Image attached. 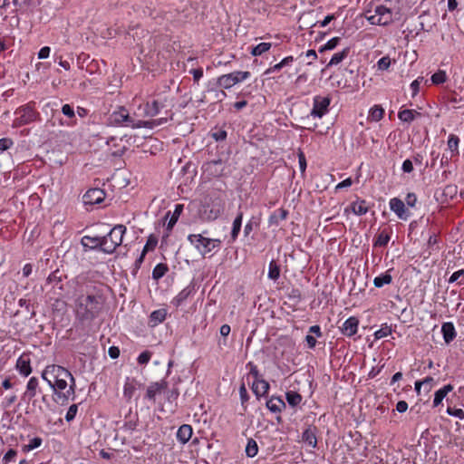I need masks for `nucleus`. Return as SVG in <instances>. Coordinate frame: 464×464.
<instances>
[{
    "mask_svg": "<svg viewBox=\"0 0 464 464\" xmlns=\"http://www.w3.org/2000/svg\"><path fill=\"white\" fill-rule=\"evenodd\" d=\"M151 355L152 353L150 352L144 351L138 356L137 361L140 364H147L150 362Z\"/></svg>",
    "mask_w": 464,
    "mask_h": 464,
    "instance_id": "603ef678",
    "label": "nucleus"
},
{
    "mask_svg": "<svg viewBox=\"0 0 464 464\" xmlns=\"http://www.w3.org/2000/svg\"><path fill=\"white\" fill-rule=\"evenodd\" d=\"M392 230H382L376 237L374 241V246H385L391 239Z\"/></svg>",
    "mask_w": 464,
    "mask_h": 464,
    "instance_id": "7c9ffc66",
    "label": "nucleus"
},
{
    "mask_svg": "<svg viewBox=\"0 0 464 464\" xmlns=\"http://www.w3.org/2000/svg\"><path fill=\"white\" fill-rule=\"evenodd\" d=\"M62 112L63 115L67 116L68 118H73L75 116L74 110L70 104L63 105Z\"/></svg>",
    "mask_w": 464,
    "mask_h": 464,
    "instance_id": "5fc2aeb1",
    "label": "nucleus"
},
{
    "mask_svg": "<svg viewBox=\"0 0 464 464\" xmlns=\"http://www.w3.org/2000/svg\"><path fill=\"white\" fill-rule=\"evenodd\" d=\"M459 138L455 134H450L447 145L451 152V156L459 155Z\"/></svg>",
    "mask_w": 464,
    "mask_h": 464,
    "instance_id": "473e14b6",
    "label": "nucleus"
},
{
    "mask_svg": "<svg viewBox=\"0 0 464 464\" xmlns=\"http://www.w3.org/2000/svg\"><path fill=\"white\" fill-rule=\"evenodd\" d=\"M252 390L257 397L264 396L269 390V383L263 379H256L253 382Z\"/></svg>",
    "mask_w": 464,
    "mask_h": 464,
    "instance_id": "412c9836",
    "label": "nucleus"
},
{
    "mask_svg": "<svg viewBox=\"0 0 464 464\" xmlns=\"http://www.w3.org/2000/svg\"><path fill=\"white\" fill-rule=\"evenodd\" d=\"M349 53H350L349 47H346V48L343 49L342 51L335 53L332 56L327 66L331 67V66H335V65L340 64L348 56Z\"/></svg>",
    "mask_w": 464,
    "mask_h": 464,
    "instance_id": "c756f323",
    "label": "nucleus"
},
{
    "mask_svg": "<svg viewBox=\"0 0 464 464\" xmlns=\"http://www.w3.org/2000/svg\"><path fill=\"white\" fill-rule=\"evenodd\" d=\"M104 304L102 295L97 292H88L79 295L74 300V314L76 318L84 323L97 318Z\"/></svg>",
    "mask_w": 464,
    "mask_h": 464,
    "instance_id": "f03ea898",
    "label": "nucleus"
},
{
    "mask_svg": "<svg viewBox=\"0 0 464 464\" xmlns=\"http://www.w3.org/2000/svg\"><path fill=\"white\" fill-rule=\"evenodd\" d=\"M17 455L16 450L10 449L2 458L3 464H9L10 462L14 461L15 457Z\"/></svg>",
    "mask_w": 464,
    "mask_h": 464,
    "instance_id": "a18cd8bd",
    "label": "nucleus"
},
{
    "mask_svg": "<svg viewBox=\"0 0 464 464\" xmlns=\"http://www.w3.org/2000/svg\"><path fill=\"white\" fill-rule=\"evenodd\" d=\"M366 19L375 25H387L392 22V12L384 5H376L373 10L366 13Z\"/></svg>",
    "mask_w": 464,
    "mask_h": 464,
    "instance_id": "423d86ee",
    "label": "nucleus"
},
{
    "mask_svg": "<svg viewBox=\"0 0 464 464\" xmlns=\"http://www.w3.org/2000/svg\"><path fill=\"white\" fill-rule=\"evenodd\" d=\"M392 334V329L389 326H383L374 333L375 339H382L389 336Z\"/></svg>",
    "mask_w": 464,
    "mask_h": 464,
    "instance_id": "de8ad7c7",
    "label": "nucleus"
},
{
    "mask_svg": "<svg viewBox=\"0 0 464 464\" xmlns=\"http://www.w3.org/2000/svg\"><path fill=\"white\" fill-rule=\"evenodd\" d=\"M359 326V320L354 316L347 318L341 326V332L343 334L348 337L353 336Z\"/></svg>",
    "mask_w": 464,
    "mask_h": 464,
    "instance_id": "f8f14e48",
    "label": "nucleus"
},
{
    "mask_svg": "<svg viewBox=\"0 0 464 464\" xmlns=\"http://www.w3.org/2000/svg\"><path fill=\"white\" fill-rule=\"evenodd\" d=\"M50 52H51L50 47H48V46H44V47H42V48L39 50V52H38V53H37V56H38V58H39V59H46V58H48V57H49V55H50Z\"/></svg>",
    "mask_w": 464,
    "mask_h": 464,
    "instance_id": "680f3d73",
    "label": "nucleus"
},
{
    "mask_svg": "<svg viewBox=\"0 0 464 464\" xmlns=\"http://www.w3.org/2000/svg\"><path fill=\"white\" fill-rule=\"evenodd\" d=\"M239 396H240V400H241L242 404H244L245 402L247 401L248 394H247V391H246V388L245 384H242L239 387Z\"/></svg>",
    "mask_w": 464,
    "mask_h": 464,
    "instance_id": "bf43d9fd",
    "label": "nucleus"
},
{
    "mask_svg": "<svg viewBox=\"0 0 464 464\" xmlns=\"http://www.w3.org/2000/svg\"><path fill=\"white\" fill-rule=\"evenodd\" d=\"M157 244H158L157 237L154 235H150L149 237L147 238L146 244L143 246V250H142L141 255L139 257L138 261L142 262L145 255L150 251H153L155 249V247L157 246Z\"/></svg>",
    "mask_w": 464,
    "mask_h": 464,
    "instance_id": "c85d7f7f",
    "label": "nucleus"
},
{
    "mask_svg": "<svg viewBox=\"0 0 464 464\" xmlns=\"http://www.w3.org/2000/svg\"><path fill=\"white\" fill-rule=\"evenodd\" d=\"M42 378L63 401L74 399L76 382L64 367L57 364L47 365L42 372Z\"/></svg>",
    "mask_w": 464,
    "mask_h": 464,
    "instance_id": "f257e3e1",
    "label": "nucleus"
},
{
    "mask_svg": "<svg viewBox=\"0 0 464 464\" xmlns=\"http://www.w3.org/2000/svg\"><path fill=\"white\" fill-rule=\"evenodd\" d=\"M384 116V109L381 105H373L370 108L367 120L378 122Z\"/></svg>",
    "mask_w": 464,
    "mask_h": 464,
    "instance_id": "bb28decb",
    "label": "nucleus"
},
{
    "mask_svg": "<svg viewBox=\"0 0 464 464\" xmlns=\"http://www.w3.org/2000/svg\"><path fill=\"white\" fill-rule=\"evenodd\" d=\"M168 271V266L166 264L160 263L155 266L152 270V278L155 280H159L165 276Z\"/></svg>",
    "mask_w": 464,
    "mask_h": 464,
    "instance_id": "4c0bfd02",
    "label": "nucleus"
},
{
    "mask_svg": "<svg viewBox=\"0 0 464 464\" xmlns=\"http://www.w3.org/2000/svg\"><path fill=\"white\" fill-rule=\"evenodd\" d=\"M390 209L396 214V216L402 220H407L409 218L408 210L404 202L398 198H392L389 201Z\"/></svg>",
    "mask_w": 464,
    "mask_h": 464,
    "instance_id": "9b49d317",
    "label": "nucleus"
},
{
    "mask_svg": "<svg viewBox=\"0 0 464 464\" xmlns=\"http://www.w3.org/2000/svg\"><path fill=\"white\" fill-rule=\"evenodd\" d=\"M77 411H78V406L76 404L71 405L65 414L66 421L71 422L72 420H73L77 414Z\"/></svg>",
    "mask_w": 464,
    "mask_h": 464,
    "instance_id": "49530a36",
    "label": "nucleus"
},
{
    "mask_svg": "<svg viewBox=\"0 0 464 464\" xmlns=\"http://www.w3.org/2000/svg\"><path fill=\"white\" fill-rule=\"evenodd\" d=\"M441 333L446 343H450L457 335L455 326L451 322H447L442 324Z\"/></svg>",
    "mask_w": 464,
    "mask_h": 464,
    "instance_id": "6ab92c4d",
    "label": "nucleus"
},
{
    "mask_svg": "<svg viewBox=\"0 0 464 464\" xmlns=\"http://www.w3.org/2000/svg\"><path fill=\"white\" fill-rule=\"evenodd\" d=\"M43 444V440L40 437H34L29 440L28 444H24L22 446L21 450L24 453H27L31 450H34Z\"/></svg>",
    "mask_w": 464,
    "mask_h": 464,
    "instance_id": "f704fd0d",
    "label": "nucleus"
},
{
    "mask_svg": "<svg viewBox=\"0 0 464 464\" xmlns=\"http://www.w3.org/2000/svg\"><path fill=\"white\" fill-rule=\"evenodd\" d=\"M302 441L307 446L314 449L317 446L315 428H308L302 433Z\"/></svg>",
    "mask_w": 464,
    "mask_h": 464,
    "instance_id": "aec40b11",
    "label": "nucleus"
},
{
    "mask_svg": "<svg viewBox=\"0 0 464 464\" xmlns=\"http://www.w3.org/2000/svg\"><path fill=\"white\" fill-rule=\"evenodd\" d=\"M446 412L450 416L457 418L460 420H464V411L460 408L448 407Z\"/></svg>",
    "mask_w": 464,
    "mask_h": 464,
    "instance_id": "37998d69",
    "label": "nucleus"
},
{
    "mask_svg": "<svg viewBox=\"0 0 464 464\" xmlns=\"http://www.w3.org/2000/svg\"><path fill=\"white\" fill-rule=\"evenodd\" d=\"M126 231L127 228L125 226L116 225L106 236L102 237L84 236L82 238V243L83 246H86V241H94L95 246H100V248L102 252L106 254H112L116 248L121 245L123 236L125 235Z\"/></svg>",
    "mask_w": 464,
    "mask_h": 464,
    "instance_id": "7ed1b4c3",
    "label": "nucleus"
},
{
    "mask_svg": "<svg viewBox=\"0 0 464 464\" xmlns=\"http://www.w3.org/2000/svg\"><path fill=\"white\" fill-rule=\"evenodd\" d=\"M39 389V381L36 377H31L26 384V389L24 393V399L32 400L36 396Z\"/></svg>",
    "mask_w": 464,
    "mask_h": 464,
    "instance_id": "f3484780",
    "label": "nucleus"
},
{
    "mask_svg": "<svg viewBox=\"0 0 464 464\" xmlns=\"http://www.w3.org/2000/svg\"><path fill=\"white\" fill-rule=\"evenodd\" d=\"M105 198V192L103 189L95 188H91L85 192L82 197L85 205H96L102 203Z\"/></svg>",
    "mask_w": 464,
    "mask_h": 464,
    "instance_id": "9d476101",
    "label": "nucleus"
},
{
    "mask_svg": "<svg viewBox=\"0 0 464 464\" xmlns=\"http://www.w3.org/2000/svg\"><path fill=\"white\" fill-rule=\"evenodd\" d=\"M212 137L217 141L224 140L227 138V131L224 130H218L212 133Z\"/></svg>",
    "mask_w": 464,
    "mask_h": 464,
    "instance_id": "13d9d810",
    "label": "nucleus"
},
{
    "mask_svg": "<svg viewBox=\"0 0 464 464\" xmlns=\"http://www.w3.org/2000/svg\"><path fill=\"white\" fill-rule=\"evenodd\" d=\"M408 410V403L405 401H400L396 404V411L400 413H403Z\"/></svg>",
    "mask_w": 464,
    "mask_h": 464,
    "instance_id": "69168bd1",
    "label": "nucleus"
},
{
    "mask_svg": "<svg viewBox=\"0 0 464 464\" xmlns=\"http://www.w3.org/2000/svg\"><path fill=\"white\" fill-rule=\"evenodd\" d=\"M14 142L9 138L0 139V153L5 151L13 146Z\"/></svg>",
    "mask_w": 464,
    "mask_h": 464,
    "instance_id": "3c124183",
    "label": "nucleus"
},
{
    "mask_svg": "<svg viewBox=\"0 0 464 464\" xmlns=\"http://www.w3.org/2000/svg\"><path fill=\"white\" fill-rule=\"evenodd\" d=\"M455 282H458L459 285H464V269H459L450 276L449 283L452 284Z\"/></svg>",
    "mask_w": 464,
    "mask_h": 464,
    "instance_id": "79ce46f5",
    "label": "nucleus"
},
{
    "mask_svg": "<svg viewBox=\"0 0 464 464\" xmlns=\"http://www.w3.org/2000/svg\"><path fill=\"white\" fill-rule=\"evenodd\" d=\"M452 390L453 386L451 384H447L442 388L439 389L434 394L433 406H439L442 402L443 399L447 396V394L450 392Z\"/></svg>",
    "mask_w": 464,
    "mask_h": 464,
    "instance_id": "393cba45",
    "label": "nucleus"
},
{
    "mask_svg": "<svg viewBox=\"0 0 464 464\" xmlns=\"http://www.w3.org/2000/svg\"><path fill=\"white\" fill-rule=\"evenodd\" d=\"M166 388L167 382L164 380L151 382L147 388L146 398L150 401H155L156 396L161 393Z\"/></svg>",
    "mask_w": 464,
    "mask_h": 464,
    "instance_id": "ddd939ff",
    "label": "nucleus"
},
{
    "mask_svg": "<svg viewBox=\"0 0 464 464\" xmlns=\"http://www.w3.org/2000/svg\"><path fill=\"white\" fill-rule=\"evenodd\" d=\"M169 218V219L168 224H167V230L169 232V231H171V229L173 228L174 225L177 223L178 218H174V217L170 214V212H169H169L166 214V216H165V218H166V219H168Z\"/></svg>",
    "mask_w": 464,
    "mask_h": 464,
    "instance_id": "6e6d98bb",
    "label": "nucleus"
},
{
    "mask_svg": "<svg viewBox=\"0 0 464 464\" xmlns=\"http://www.w3.org/2000/svg\"><path fill=\"white\" fill-rule=\"evenodd\" d=\"M193 75V79L196 82H198L203 77V70L202 68L193 69L190 71Z\"/></svg>",
    "mask_w": 464,
    "mask_h": 464,
    "instance_id": "0e129e2a",
    "label": "nucleus"
},
{
    "mask_svg": "<svg viewBox=\"0 0 464 464\" xmlns=\"http://www.w3.org/2000/svg\"><path fill=\"white\" fill-rule=\"evenodd\" d=\"M401 169L404 173H411L413 170V164L412 161L409 159L405 160L402 162Z\"/></svg>",
    "mask_w": 464,
    "mask_h": 464,
    "instance_id": "4d7b16f0",
    "label": "nucleus"
},
{
    "mask_svg": "<svg viewBox=\"0 0 464 464\" xmlns=\"http://www.w3.org/2000/svg\"><path fill=\"white\" fill-rule=\"evenodd\" d=\"M266 407L271 412L277 413L282 411L285 404L280 398L272 397L266 401Z\"/></svg>",
    "mask_w": 464,
    "mask_h": 464,
    "instance_id": "a878e982",
    "label": "nucleus"
},
{
    "mask_svg": "<svg viewBox=\"0 0 464 464\" xmlns=\"http://www.w3.org/2000/svg\"><path fill=\"white\" fill-rule=\"evenodd\" d=\"M420 113L418 112L415 110H410V109H401L398 112V118L401 121L411 123L417 117H420Z\"/></svg>",
    "mask_w": 464,
    "mask_h": 464,
    "instance_id": "4be33fe9",
    "label": "nucleus"
},
{
    "mask_svg": "<svg viewBox=\"0 0 464 464\" xmlns=\"http://www.w3.org/2000/svg\"><path fill=\"white\" fill-rule=\"evenodd\" d=\"M188 241L203 257L214 250H218L221 245L219 239L206 237L202 234H190Z\"/></svg>",
    "mask_w": 464,
    "mask_h": 464,
    "instance_id": "39448f33",
    "label": "nucleus"
},
{
    "mask_svg": "<svg viewBox=\"0 0 464 464\" xmlns=\"http://www.w3.org/2000/svg\"><path fill=\"white\" fill-rule=\"evenodd\" d=\"M298 163L301 172L304 173L306 169V160L302 151L298 154Z\"/></svg>",
    "mask_w": 464,
    "mask_h": 464,
    "instance_id": "052dcab7",
    "label": "nucleus"
},
{
    "mask_svg": "<svg viewBox=\"0 0 464 464\" xmlns=\"http://www.w3.org/2000/svg\"><path fill=\"white\" fill-rule=\"evenodd\" d=\"M16 370L19 373L24 377L28 376L32 372L31 361L28 355L22 354L16 361Z\"/></svg>",
    "mask_w": 464,
    "mask_h": 464,
    "instance_id": "4468645a",
    "label": "nucleus"
},
{
    "mask_svg": "<svg viewBox=\"0 0 464 464\" xmlns=\"http://www.w3.org/2000/svg\"><path fill=\"white\" fill-rule=\"evenodd\" d=\"M391 66V59L389 56H383L377 62V67L381 71H385Z\"/></svg>",
    "mask_w": 464,
    "mask_h": 464,
    "instance_id": "8fccbe9b",
    "label": "nucleus"
},
{
    "mask_svg": "<svg viewBox=\"0 0 464 464\" xmlns=\"http://www.w3.org/2000/svg\"><path fill=\"white\" fill-rule=\"evenodd\" d=\"M392 277L389 274V272H385L383 274L379 275L373 279V285L377 288H381L385 285H389L392 283Z\"/></svg>",
    "mask_w": 464,
    "mask_h": 464,
    "instance_id": "72a5a7b5",
    "label": "nucleus"
},
{
    "mask_svg": "<svg viewBox=\"0 0 464 464\" xmlns=\"http://www.w3.org/2000/svg\"><path fill=\"white\" fill-rule=\"evenodd\" d=\"M168 312L165 308H160L153 311L150 315V324L156 326L161 324L167 317Z\"/></svg>",
    "mask_w": 464,
    "mask_h": 464,
    "instance_id": "b1692460",
    "label": "nucleus"
},
{
    "mask_svg": "<svg viewBox=\"0 0 464 464\" xmlns=\"http://www.w3.org/2000/svg\"><path fill=\"white\" fill-rule=\"evenodd\" d=\"M417 203V197L414 193H408L407 197H406V204L409 206V207H415Z\"/></svg>",
    "mask_w": 464,
    "mask_h": 464,
    "instance_id": "e2e57ef3",
    "label": "nucleus"
},
{
    "mask_svg": "<svg viewBox=\"0 0 464 464\" xmlns=\"http://www.w3.org/2000/svg\"><path fill=\"white\" fill-rule=\"evenodd\" d=\"M250 75V72L247 71H235L218 77L217 84L222 89L228 90L236 84L247 80Z\"/></svg>",
    "mask_w": 464,
    "mask_h": 464,
    "instance_id": "6e6552de",
    "label": "nucleus"
},
{
    "mask_svg": "<svg viewBox=\"0 0 464 464\" xmlns=\"http://www.w3.org/2000/svg\"><path fill=\"white\" fill-rule=\"evenodd\" d=\"M165 107V103L160 100H153L151 102H147L143 109V114L147 117H153L157 115L162 108Z\"/></svg>",
    "mask_w": 464,
    "mask_h": 464,
    "instance_id": "dca6fc26",
    "label": "nucleus"
},
{
    "mask_svg": "<svg viewBox=\"0 0 464 464\" xmlns=\"http://www.w3.org/2000/svg\"><path fill=\"white\" fill-rule=\"evenodd\" d=\"M194 294V286L188 285L183 288L172 300L171 304L175 307H179L184 304L186 301Z\"/></svg>",
    "mask_w": 464,
    "mask_h": 464,
    "instance_id": "2eb2a0df",
    "label": "nucleus"
},
{
    "mask_svg": "<svg viewBox=\"0 0 464 464\" xmlns=\"http://www.w3.org/2000/svg\"><path fill=\"white\" fill-rule=\"evenodd\" d=\"M15 118L13 121L14 128L21 127L32 123L37 120L39 113L31 104L19 107L14 111Z\"/></svg>",
    "mask_w": 464,
    "mask_h": 464,
    "instance_id": "0eeeda50",
    "label": "nucleus"
},
{
    "mask_svg": "<svg viewBox=\"0 0 464 464\" xmlns=\"http://www.w3.org/2000/svg\"><path fill=\"white\" fill-rule=\"evenodd\" d=\"M272 46L271 43H260L255 47H253L251 51V54L253 56H260L266 52L269 51Z\"/></svg>",
    "mask_w": 464,
    "mask_h": 464,
    "instance_id": "58836bf2",
    "label": "nucleus"
},
{
    "mask_svg": "<svg viewBox=\"0 0 464 464\" xmlns=\"http://www.w3.org/2000/svg\"><path fill=\"white\" fill-rule=\"evenodd\" d=\"M267 276L269 279L276 281L280 276V267L275 260L270 261Z\"/></svg>",
    "mask_w": 464,
    "mask_h": 464,
    "instance_id": "e433bc0d",
    "label": "nucleus"
},
{
    "mask_svg": "<svg viewBox=\"0 0 464 464\" xmlns=\"http://www.w3.org/2000/svg\"><path fill=\"white\" fill-rule=\"evenodd\" d=\"M193 434L192 427L188 424L181 425L177 431V440L181 443H187Z\"/></svg>",
    "mask_w": 464,
    "mask_h": 464,
    "instance_id": "a211bd4d",
    "label": "nucleus"
},
{
    "mask_svg": "<svg viewBox=\"0 0 464 464\" xmlns=\"http://www.w3.org/2000/svg\"><path fill=\"white\" fill-rule=\"evenodd\" d=\"M245 451H246V455L248 458H254L257 455L258 446H257L256 441L254 439L247 440V443H246Z\"/></svg>",
    "mask_w": 464,
    "mask_h": 464,
    "instance_id": "c9c22d12",
    "label": "nucleus"
},
{
    "mask_svg": "<svg viewBox=\"0 0 464 464\" xmlns=\"http://www.w3.org/2000/svg\"><path fill=\"white\" fill-rule=\"evenodd\" d=\"M352 184H353L352 179L347 178L344 180H343L342 182L338 183L336 186V188L340 189V188H349L352 186Z\"/></svg>",
    "mask_w": 464,
    "mask_h": 464,
    "instance_id": "338daca9",
    "label": "nucleus"
},
{
    "mask_svg": "<svg viewBox=\"0 0 464 464\" xmlns=\"http://www.w3.org/2000/svg\"><path fill=\"white\" fill-rule=\"evenodd\" d=\"M332 98L330 96L315 95L313 98V108L310 115L321 119L329 111Z\"/></svg>",
    "mask_w": 464,
    "mask_h": 464,
    "instance_id": "1a4fd4ad",
    "label": "nucleus"
},
{
    "mask_svg": "<svg viewBox=\"0 0 464 464\" xmlns=\"http://www.w3.org/2000/svg\"><path fill=\"white\" fill-rule=\"evenodd\" d=\"M422 81H423V77H418L411 83L410 88L411 90L412 97H415L418 94V92L420 91V85L422 82Z\"/></svg>",
    "mask_w": 464,
    "mask_h": 464,
    "instance_id": "09e8293b",
    "label": "nucleus"
},
{
    "mask_svg": "<svg viewBox=\"0 0 464 464\" xmlns=\"http://www.w3.org/2000/svg\"><path fill=\"white\" fill-rule=\"evenodd\" d=\"M136 392V382L133 379L126 378L123 385V396L127 401H130Z\"/></svg>",
    "mask_w": 464,
    "mask_h": 464,
    "instance_id": "cd10ccee",
    "label": "nucleus"
},
{
    "mask_svg": "<svg viewBox=\"0 0 464 464\" xmlns=\"http://www.w3.org/2000/svg\"><path fill=\"white\" fill-rule=\"evenodd\" d=\"M285 399L289 405L295 407L301 402L302 396L295 392L290 391L285 393Z\"/></svg>",
    "mask_w": 464,
    "mask_h": 464,
    "instance_id": "ea45409f",
    "label": "nucleus"
},
{
    "mask_svg": "<svg viewBox=\"0 0 464 464\" xmlns=\"http://www.w3.org/2000/svg\"><path fill=\"white\" fill-rule=\"evenodd\" d=\"M108 353H109L111 358L116 359L120 355V350H119L118 347L111 346V347L109 348Z\"/></svg>",
    "mask_w": 464,
    "mask_h": 464,
    "instance_id": "774afa93",
    "label": "nucleus"
},
{
    "mask_svg": "<svg viewBox=\"0 0 464 464\" xmlns=\"http://www.w3.org/2000/svg\"><path fill=\"white\" fill-rule=\"evenodd\" d=\"M341 38L340 37H334L330 40H328L321 48L320 52H324L326 50H334L340 43Z\"/></svg>",
    "mask_w": 464,
    "mask_h": 464,
    "instance_id": "c03bdc74",
    "label": "nucleus"
},
{
    "mask_svg": "<svg viewBox=\"0 0 464 464\" xmlns=\"http://www.w3.org/2000/svg\"><path fill=\"white\" fill-rule=\"evenodd\" d=\"M421 382L426 392H430V390L434 386V379L432 377H426L423 380H421Z\"/></svg>",
    "mask_w": 464,
    "mask_h": 464,
    "instance_id": "864d4df0",
    "label": "nucleus"
},
{
    "mask_svg": "<svg viewBox=\"0 0 464 464\" xmlns=\"http://www.w3.org/2000/svg\"><path fill=\"white\" fill-rule=\"evenodd\" d=\"M351 210L356 216L365 215L369 210L367 202L363 199H357L351 204Z\"/></svg>",
    "mask_w": 464,
    "mask_h": 464,
    "instance_id": "5701e85b",
    "label": "nucleus"
},
{
    "mask_svg": "<svg viewBox=\"0 0 464 464\" xmlns=\"http://www.w3.org/2000/svg\"><path fill=\"white\" fill-rule=\"evenodd\" d=\"M111 121L115 125L130 127L132 129H152L153 127L159 126L167 121L164 118L153 121L134 120L130 115L128 110L124 107H120L117 111H113L111 115Z\"/></svg>",
    "mask_w": 464,
    "mask_h": 464,
    "instance_id": "20e7f679",
    "label": "nucleus"
},
{
    "mask_svg": "<svg viewBox=\"0 0 464 464\" xmlns=\"http://www.w3.org/2000/svg\"><path fill=\"white\" fill-rule=\"evenodd\" d=\"M448 79L447 73L443 70H439L433 73L430 77V81L433 84L439 85L444 83Z\"/></svg>",
    "mask_w": 464,
    "mask_h": 464,
    "instance_id": "a19ab883",
    "label": "nucleus"
},
{
    "mask_svg": "<svg viewBox=\"0 0 464 464\" xmlns=\"http://www.w3.org/2000/svg\"><path fill=\"white\" fill-rule=\"evenodd\" d=\"M242 220H243V213L238 212L236 218L234 219L233 225H232L231 237H232L233 241H235L238 237V234L240 232L241 226H242Z\"/></svg>",
    "mask_w": 464,
    "mask_h": 464,
    "instance_id": "2f4dec72",
    "label": "nucleus"
}]
</instances>
